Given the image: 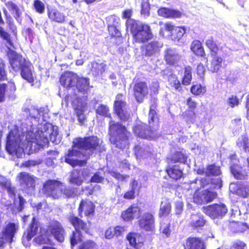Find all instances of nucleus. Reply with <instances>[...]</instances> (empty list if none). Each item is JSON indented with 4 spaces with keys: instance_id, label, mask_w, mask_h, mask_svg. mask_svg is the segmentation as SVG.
I'll list each match as a JSON object with an SVG mask.
<instances>
[{
    "instance_id": "obj_1",
    "label": "nucleus",
    "mask_w": 249,
    "mask_h": 249,
    "mask_svg": "<svg viewBox=\"0 0 249 249\" xmlns=\"http://www.w3.org/2000/svg\"><path fill=\"white\" fill-rule=\"evenodd\" d=\"M222 175L220 166L213 163L206 165L205 177L200 178L197 187L193 195L194 202L198 205L207 203L213 201L217 196V194L213 190L220 189L223 181L220 176Z\"/></svg>"
},
{
    "instance_id": "obj_2",
    "label": "nucleus",
    "mask_w": 249,
    "mask_h": 249,
    "mask_svg": "<svg viewBox=\"0 0 249 249\" xmlns=\"http://www.w3.org/2000/svg\"><path fill=\"white\" fill-rule=\"evenodd\" d=\"M132 9H126L122 12V18L126 19V30H129L133 43L143 44L153 38L152 29L148 24L132 18Z\"/></svg>"
},
{
    "instance_id": "obj_3",
    "label": "nucleus",
    "mask_w": 249,
    "mask_h": 249,
    "mask_svg": "<svg viewBox=\"0 0 249 249\" xmlns=\"http://www.w3.org/2000/svg\"><path fill=\"white\" fill-rule=\"evenodd\" d=\"M157 107V99H154L149 110L148 127L144 123H140L134 125L133 131L136 136L149 141L158 137L157 131L160 127V122L159 116L156 110Z\"/></svg>"
},
{
    "instance_id": "obj_4",
    "label": "nucleus",
    "mask_w": 249,
    "mask_h": 249,
    "mask_svg": "<svg viewBox=\"0 0 249 249\" xmlns=\"http://www.w3.org/2000/svg\"><path fill=\"white\" fill-rule=\"evenodd\" d=\"M43 193L53 199H70L78 197L80 195L78 188L67 185L57 179H49L42 186Z\"/></svg>"
},
{
    "instance_id": "obj_5",
    "label": "nucleus",
    "mask_w": 249,
    "mask_h": 249,
    "mask_svg": "<svg viewBox=\"0 0 249 249\" xmlns=\"http://www.w3.org/2000/svg\"><path fill=\"white\" fill-rule=\"evenodd\" d=\"M109 140L116 147L124 149L129 145V140L131 136L125 126L121 123L112 121L109 126Z\"/></svg>"
},
{
    "instance_id": "obj_6",
    "label": "nucleus",
    "mask_w": 249,
    "mask_h": 249,
    "mask_svg": "<svg viewBox=\"0 0 249 249\" xmlns=\"http://www.w3.org/2000/svg\"><path fill=\"white\" fill-rule=\"evenodd\" d=\"M101 144L100 139L97 136L91 135L76 138L73 142L72 147L93 152L101 149Z\"/></svg>"
},
{
    "instance_id": "obj_7",
    "label": "nucleus",
    "mask_w": 249,
    "mask_h": 249,
    "mask_svg": "<svg viewBox=\"0 0 249 249\" xmlns=\"http://www.w3.org/2000/svg\"><path fill=\"white\" fill-rule=\"evenodd\" d=\"M113 112L122 122L127 121L130 118V114L125 101V95L118 93L115 96L113 104Z\"/></svg>"
},
{
    "instance_id": "obj_8",
    "label": "nucleus",
    "mask_w": 249,
    "mask_h": 249,
    "mask_svg": "<svg viewBox=\"0 0 249 249\" xmlns=\"http://www.w3.org/2000/svg\"><path fill=\"white\" fill-rule=\"evenodd\" d=\"M132 90L133 96L138 103H142L149 95V85L147 82L139 78L134 80Z\"/></svg>"
},
{
    "instance_id": "obj_9",
    "label": "nucleus",
    "mask_w": 249,
    "mask_h": 249,
    "mask_svg": "<svg viewBox=\"0 0 249 249\" xmlns=\"http://www.w3.org/2000/svg\"><path fill=\"white\" fill-rule=\"evenodd\" d=\"M7 56L11 69H10V71L18 72L29 63L21 54L11 49H9L7 52Z\"/></svg>"
},
{
    "instance_id": "obj_10",
    "label": "nucleus",
    "mask_w": 249,
    "mask_h": 249,
    "mask_svg": "<svg viewBox=\"0 0 249 249\" xmlns=\"http://www.w3.org/2000/svg\"><path fill=\"white\" fill-rule=\"evenodd\" d=\"M137 224L142 230L154 232L155 230V217L154 213L148 211L140 214L138 218Z\"/></svg>"
},
{
    "instance_id": "obj_11",
    "label": "nucleus",
    "mask_w": 249,
    "mask_h": 249,
    "mask_svg": "<svg viewBox=\"0 0 249 249\" xmlns=\"http://www.w3.org/2000/svg\"><path fill=\"white\" fill-rule=\"evenodd\" d=\"M203 212L213 219L223 216L228 212L224 204H213L203 207Z\"/></svg>"
},
{
    "instance_id": "obj_12",
    "label": "nucleus",
    "mask_w": 249,
    "mask_h": 249,
    "mask_svg": "<svg viewBox=\"0 0 249 249\" xmlns=\"http://www.w3.org/2000/svg\"><path fill=\"white\" fill-rule=\"evenodd\" d=\"M68 220L71 224L73 227L74 230L80 231L81 232L82 231H83L86 233H89V225L86 221L74 213H70L68 217Z\"/></svg>"
},
{
    "instance_id": "obj_13",
    "label": "nucleus",
    "mask_w": 249,
    "mask_h": 249,
    "mask_svg": "<svg viewBox=\"0 0 249 249\" xmlns=\"http://www.w3.org/2000/svg\"><path fill=\"white\" fill-rule=\"evenodd\" d=\"M18 228L14 222H8L3 230L0 234V241L11 243L13 241V238L18 231Z\"/></svg>"
},
{
    "instance_id": "obj_14",
    "label": "nucleus",
    "mask_w": 249,
    "mask_h": 249,
    "mask_svg": "<svg viewBox=\"0 0 249 249\" xmlns=\"http://www.w3.org/2000/svg\"><path fill=\"white\" fill-rule=\"evenodd\" d=\"M162 47V44L158 41L153 40L141 46V53L145 57H150L159 53Z\"/></svg>"
},
{
    "instance_id": "obj_15",
    "label": "nucleus",
    "mask_w": 249,
    "mask_h": 249,
    "mask_svg": "<svg viewBox=\"0 0 249 249\" xmlns=\"http://www.w3.org/2000/svg\"><path fill=\"white\" fill-rule=\"evenodd\" d=\"M20 147V141L18 137L11 131L6 137L5 148L10 155L16 154Z\"/></svg>"
},
{
    "instance_id": "obj_16",
    "label": "nucleus",
    "mask_w": 249,
    "mask_h": 249,
    "mask_svg": "<svg viewBox=\"0 0 249 249\" xmlns=\"http://www.w3.org/2000/svg\"><path fill=\"white\" fill-rule=\"evenodd\" d=\"M78 79L77 74L72 71H65L61 75L59 82L63 87L71 88L74 87Z\"/></svg>"
},
{
    "instance_id": "obj_17",
    "label": "nucleus",
    "mask_w": 249,
    "mask_h": 249,
    "mask_svg": "<svg viewBox=\"0 0 249 249\" xmlns=\"http://www.w3.org/2000/svg\"><path fill=\"white\" fill-rule=\"evenodd\" d=\"M95 205L93 202L87 199H82L79 204L78 212L79 215L83 213L87 217L93 216L95 213Z\"/></svg>"
},
{
    "instance_id": "obj_18",
    "label": "nucleus",
    "mask_w": 249,
    "mask_h": 249,
    "mask_svg": "<svg viewBox=\"0 0 249 249\" xmlns=\"http://www.w3.org/2000/svg\"><path fill=\"white\" fill-rule=\"evenodd\" d=\"M48 229L58 242L62 243L64 241L65 231L59 222L53 221L49 225Z\"/></svg>"
},
{
    "instance_id": "obj_19",
    "label": "nucleus",
    "mask_w": 249,
    "mask_h": 249,
    "mask_svg": "<svg viewBox=\"0 0 249 249\" xmlns=\"http://www.w3.org/2000/svg\"><path fill=\"white\" fill-rule=\"evenodd\" d=\"M183 246L184 249H206L204 240L200 237L193 236L186 239Z\"/></svg>"
},
{
    "instance_id": "obj_20",
    "label": "nucleus",
    "mask_w": 249,
    "mask_h": 249,
    "mask_svg": "<svg viewBox=\"0 0 249 249\" xmlns=\"http://www.w3.org/2000/svg\"><path fill=\"white\" fill-rule=\"evenodd\" d=\"M229 231L233 234H239L244 232L249 229L245 222L235 221H230L227 225Z\"/></svg>"
},
{
    "instance_id": "obj_21",
    "label": "nucleus",
    "mask_w": 249,
    "mask_h": 249,
    "mask_svg": "<svg viewBox=\"0 0 249 249\" xmlns=\"http://www.w3.org/2000/svg\"><path fill=\"white\" fill-rule=\"evenodd\" d=\"M47 16L51 22L63 23L66 21V16L57 8H48Z\"/></svg>"
},
{
    "instance_id": "obj_22",
    "label": "nucleus",
    "mask_w": 249,
    "mask_h": 249,
    "mask_svg": "<svg viewBox=\"0 0 249 249\" xmlns=\"http://www.w3.org/2000/svg\"><path fill=\"white\" fill-rule=\"evenodd\" d=\"M157 13L159 16L166 18H180L182 15V13L178 10L164 7L160 8Z\"/></svg>"
},
{
    "instance_id": "obj_23",
    "label": "nucleus",
    "mask_w": 249,
    "mask_h": 249,
    "mask_svg": "<svg viewBox=\"0 0 249 249\" xmlns=\"http://www.w3.org/2000/svg\"><path fill=\"white\" fill-rule=\"evenodd\" d=\"M78 153L77 150L73 149L68 151V153L65 155V161L73 167L76 166H83L86 164V160H78L71 159V157L76 156Z\"/></svg>"
},
{
    "instance_id": "obj_24",
    "label": "nucleus",
    "mask_w": 249,
    "mask_h": 249,
    "mask_svg": "<svg viewBox=\"0 0 249 249\" xmlns=\"http://www.w3.org/2000/svg\"><path fill=\"white\" fill-rule=\"evenodd\" d=\"M137 212H140V208L136 204H132L122 212L121 217L125 221H131L134 219Z\"/></svg>"
},
{
    "instance_id": "obj_25",
    "label": "nucleus",
    "mask_w": 249,
    "mask_h": 249,
    "mask_svg": "<svg viewBox=\"0 0 249 249\" xmlns=\"http://www.w3.org/2000/svg\"><path fill=\"white\" fill-rule=\"evenodd\" d=\"M206 220L204 217L200 214H192L190 217V221L189 223L190 227L194 230L201 229L206 224Z\"/></svg>"
},
{
    "instance_id": "obj_26",
    "label": "nucleus",
    "mask_w": 249,
    "mask_h": 249,
    "mask_svg": "<svg viewBox=\"0 0 249 249\" xmlns=\"http://www.w3.org/2000/svg\"><path fill=\"white\" fill-rule=\"evenodd\" d=\"M17 179L21 185H24L27 189L35 187V180L29 173L20 172L17 175Z\"/></svg>"
},
{
    "instance_id": "obj_27",
    "label": "nucleus",
    "mask_w": 249,
    "mask_h": 249,
    "mask_svg": "<svg viewBox=\"0 0 249 249\" xmlns=\"http://www.w3.org/2000/svg\"><path fill=\"white\" fill-rule=\"evenodd\" d=\"M190 50L196 56L205 58L206 61H208V59L206 57L205 51L199 40L195 39L191 42Z\"/></svg>"
},
{
    "instance_id": "obj_28",
    "label": "nucleus",
    "mask_w": 249,
    "mask_h": 249,
    "mask_svg": "<svg viewBox=\"0 0 249 249\" xmlns=\"http://www.w3.org/2000/svg\"><path fill=\"white\" fill-rule=\"evenodd\" d=\"M165 172L171 178L176 181L180 179L183 176L182 170L178 165H168Z\"/></svg>"
},
{
    "instance_id": "obj_29",
    "label": "nucleus",
    "mask_w": 249,
    "mask_h": 249,
    "mask_svg": "<svg viewBox=\"0 0 249 249\" xmlns=\"http://www.w3.org/2000/svg\"><path fill=\"white\" fill-rule=\"evenodd\" d=\"M164 59L168 65L175 66L179 60V55L172 49H168L165 51Z\"/></svg>"
},
{
    "instance_id": "obj_30",
    "label": "nucleus",
    "mask_w": 249,
    "mask_h": 249,
    "mask_svg": "<svg viewBox=\"0 0 249 249\" xmlns=\"http://www.w3.org/2000/svg\"><path fill=\"white\" fill-rule=\"evenodd\" d=\"M210 56L212 59L210 62L209 70L213 73L217 72L222 67L224 59L222 57L218 56V54Z\"/></svg>"
},
{
    "instance_id": "obj_31",
    "label": "nucleus",
    "mask_w": 249,
    "mask_h": 249,
    "mask_svg": "<svg viewBox=\"0 0 249 249\" xmlns=\"http://www.w3.org/2000/svg\"><path fill=\"white\" fill-rule=\"evenodd\" d=\"M38 228V222L36 218L35 217H33L32 219L31 223L29 225L27 233H24L25 237L28 241L31 240L33 237L37 234Z\"/></svg>"
},
{
    "instance_id": "obj_32",
    "label": "nucleus",
    "mask_w": 249,
    "mask_h": 249,
    "mask_svg": "<svg viewBox=\"0 0 249 249\" xmlns=\"http://www.w3.org/2000/svg\"><path fill=\"white\" fill-rule=\"evenodd\" d=\"M8 89L10 94H13L16 91V87L14 82H8L7 84L0 83V103L5 101V93Z\"/></svg>"
},
{
    "instance_id": "obj_33",
    "label": "nucleus",
    "mask_w": 249,
    "mask_h": 249,
    "mask_svg": "<svg viewBox=\"0 0 249 249\" xmlns=\"http://www.w3.org/2000/svg\"><path fill=\"white\" fill-rule=\"evenodd\" d=\"M134 154L137 159H140L143 157H148L152 155L149 145L142 147L140 144L135 145L133 148Z\"/></svg>"
},
{
    "instance_id": "obj_34",
    "label": "nucleus",
    "mask_w": 249,
    "mask_h": 249,
    "mask_svg": "<svg viewBox=\"0 0 249 249\" xmlns=\"http://www.w3.org/2000/svg\"><path fill=\"white\" fill-rule=\"evenodd\" d=\"M21 77L28 83L34 85V77L33 76V71L29 65V62L26 64L20 71Z\"/></svg>"
},
{
    "instance_id": "obj_35",
    "label": "nucleus",
    "mask_w": 249,
    "mask_h": 249,
    "mask_svg": "<svg viewBox=\"0 0 249 249\" xmlns=\"http://www.w3.org/2000/svg\"><path fill=\"white\" fill-rule=\"evenodd\" d=\"M124 231V228L122 226L110 227L106 231L105 236L107 239H111L114 236L118 237L121 235Z\"/></svg>"
},
{
    "instance_id": "obj_36",
    "label": "nucleus",
    "mask_w": 249,
    "mask_h": 249,
    "mask_svg": "<svg viewBox=\"0 0 249 249\" xmlns=\"http://www.w3.org/2000/svg\"><path fill=\"white\" fill-rule=\"evenodd\" d=\"M216 40L213 36H210L206 39L205 45L209 50L210 55L218 54V52L222 48H219Z\"/></svg>"
},
{
    "instance_id": "obj_37",
    "label": "nucleus",
    "mask_w": 249,
    "mask_h": 249,
    "mask_svg": "<svg viewBox=\"0 0 249 249\" xmlns=\"http://www.w3.org/2000/svg\"><path fill=\"white\" fill-rule=\"evenodd\" d=\"M91 65L90 71L95 76L102 75L107 68V65L105 63H99L95 61L92 62Z\"/></svg>"
},
{
    "instance_id": "obj_38",
    "label": "nucleus",
    "mask_w": 249,
    "mask_h": 249,
    "mask_svg": "<svg viewBox=\"0 0 249 249\" xmlns=\"http://www.w3.org/2000/svg\"><path fill=\"white\" fill-rule=\"evenodd\" d=\"M82 171L80 169H76L73 170L71 174L69 179V182L71 184H74L77 186H81L84 182V180L81 177Z\"/></svg>"
},
{
    "instance_id": "obj_39",
    "label": "nucleus",
    "mask_w": 249,
    "mask_h": 249,
    "mask_svg": "<svg viewBox=\"0 0 249 249\" xmlns=\"http://www.w3.org/2000/svg\"><path fill=\"white\" fill-rule=\"evenodd\" d=\"M168 82L169 86L175 90L179 92L182 91V84L176 74H170L168 77Z\"/></svg>"
},
{
    "instance_id": "obj_40",
    "label": "nucleus",
    "mask_w": 249,
    "mask_h": 249,
    "mask_svg": "<svg viewBox=\"0 0 249 249\" xmlns=\"http://www.w3.org/2000/svg\"><path fill=\"white\" fill-rule=\"evenodd\" d=\"M138 186L137 180L133 179L130 182V189L126 191L123 195V198L127 200H133L136 197V191Z\"/></svg>"
},
{
    "instance_id": "obj_41",
    "label": "nucleus",
    "mask_w": 249,
    "mask_h": 249,
    "mask_svg": "<svg viewBox=\"0 0 249 249\" xmlns=\"http://www.w3.org/2000/svg\"><path fill=\"white\" fill-rule=\"evenodd\" d=\"M82 240L83 235L81 231L75 230L72 231L69 236L71 248H72L78 243H81Z\"/></svg>"
},
{
    "instance_id": "obj_42",
    "label": "nucleus",
    "mask_w": 249,
    "mask_h": 249,
    "mask_svg": "<svg viewBox=\"0 0 249 249\" xmlns=\"http://www.w3.org/2000/svg\"><path fill=\"white\" fill-rule=\"evenodd\" d=\"M186 28L184 26H177L171 32V37L175 41H179L186 33Z\"/></svg>"
},
{
    "instance_id": "obj_43",
    "label": "nucleus",
    "mask_w": 249,
    "mask_h": 249,
    "mask_svg": "<svg viewBox=\"0 0 249 249\" xmlns=\"http://www.w3.org/2000/svg\"><path fill=\"white\" fill-rule=\"evenodd\" d=\"M187 156L182 152L176 151L173 154V155L169 159L168 163H185L187 161Z\"/></svg>"
},
{
    "instance_id": "obj_44",
    "label": "nucleus",
    "mask_w": 249,
    "mask_h": 249,
    "mask_svg": "<svg viewBox=\"0 0 249 249\" xmlns=\"http://www.w3.org/2000/svg\"><path fill=\"white\" fill-rule=\"evenodd\" d=\"M184 75L181 79L183 85L188 86L191 84L192 80V69L190 66H186L184 68Z\"/></svg>"
},
{
    "instance_id": "obj_45",
    "label": "nucleus",
    "mask_w": 249,
    "mask_h": 249,
    "mask_svg": "<svg viewBox=\"0 0 249 249\" xmlns=\"http://www.w3.org/2000/svg\"><path fill=\"white\" fill-rule=\"evenodd\" d=\"M78 80L74 87H76L79 92L86 90L89 86V79L85 77H80L78 76Z\"/></svg>"
},
{
    "instance_id": "obj_46",
    "label": "nucleus",
    "mask_w": 249,
    "mask_h": 249,
    "mask_svg": "<svg viewBox=\"0 0 249 249\" xmlns=\"http://www.w3.org/2000/svg\"><path fill=\"white\" fill-rule=\"evenodd\" d=\"M36 242L39 244H48L52 245V241L50 238V234L48 231L43 234H41L35 239Z\"/></svg>"
},
{
    "instance_id": "obj_47",
    "label": "nucleus",
    "mask_w": 249,
    "mask_h": 249,
    "mask_svg": "<svg viewBox=\"0 0 249 249\" xmlns=\"http://www.w3.org/2000/svg\"><path fill=\"white\" fill-rule=\"evenodd\" d=\"M171 204L170 202L165 201L162 202L160 206L159 215L160 217L168 215L171 211Z\"/></svg>"
},
{
    "instance_id": "obj_48",
    "label": "nucleus",
    "mask_w": 249,
    "mask_h": 249,
    "mask_svg": "<svg viewBox=\"0 0 249 249\" xmlns=\"http://www.w3.org/2000/svg\"><path fill=\"white\" fill-rule=\"evenodd\" d=\"M74 110L80 125H84L87 120V117L84 113V109L82 107H76L74 108Z\"/></svg>"
},
{
    "instance_id": "obj_49",
    "label": "nucleus",
    "mask_w": 249,
    "mask_h": 249,
    "mask_svg": "<svg viewBox=\"0 0 249 249\" xmlns=\"http://www.w3.org/2000/svg\"><path fill=\"white\" fill-rule=\"evenodd\" d=\"M190 91L193 94L198 96L204 94L206 91V88L200 84H196L191 86Z\"/></svg>"
},
{
    "instance_id": "obj_50",
    "label": "nucleus",
    "mask_w": 249,
    "mask_h": 249,
    "mask_svg": "<svg viewBox=\"0 0 249 249\" xmlns=\"http://www.w3.org/2000/svg\"><path fill=\"white\" fill-rule=\"evenodd\" d=\"M96 113L100 116L110 118L109 108L106 105L101 104L97 107L95 110Z\"/></svg>"
},
{
    "instance_id": "obj_51",
    "label": "nucleus",
    "mask_w": 249,
    "mask_h": 249,
    "mask_svg": "<svg viewBox=\"0 0 249 249\" xmlns=\"http://www.w3.org/2000/svg\"><path fill=\"white\" fill-rule=\"evenodd\" d=\"M100 189L101 187L99 185L95 184L93 185L92 184H90L84 187H82L81 191L85 192V195L87 196H89L93 195L94 194L95 191L100 190Z\"/></svg>"
},
{
    "instance_id": "obj_52",
    "label": "nucleus",
    "mask_w": 249,
    "mask_h": 249,
    "mask_svg": "<svg viewBox=\"0 0 249 249\" xmlns=\"http://www.w3.org/2000/svg\"><path fill=\"white\" fill-rule=\"evenodd\" d=\"M18 198L19 202L18 206H16L15 200L14 201V206L11 209V211L13 213L20 212L24 208V204L26 203L24 198L21 195H18Z\"/></svg>"
},
{
    "instance_id": "obj_53",
    "label": "nucleus",
    "mask_w": 249,
    "mask_h": 249,
    "mask_svg": "<svg viewBox=\"0 0 249 249\" xmlns=\"http://www.w3.org/2000/svg\"><path fill=\"white\" fill-rule=\"evenodd\" d=\"M77 249H98V246L94 241L88 240L81 244Z\"/></svg>"
},
{
    "instance_id": "obj_54",
    "label": "nucleus",
    "mask_w": 249,
    "mask_h": 249,
    "mask_svg": "<svg viewBox=\"0 0 249 249\" xmlns=\"http://www.w3.org/2000/svg\"><path fill=\"white\" fill-rule=\"evenodd\" d=\"M107 28L108 33L111 37L117 38L122 37L121 32L115 25L113 24L108 25Z\"/></svg>"
},
{
    "instance_id": "obj_55",
    "label": "nucleus",
    "mask_w": 249,
    "mask_h": 249,
    "mask_svg": "<svg viewBox=\"0 0 249 249\" xmlns=\"http://www.w3.org/2000/svg\"><path fill=\"white\" fill-rule=\"evenodd\" d=\"M36 144L40 147H43L46 145H48L49 140L46 136H45L43 133L39 134L36 136Z\"/></svg>"
},
{
    "instance_id": "obj_56",
    "label": "nucleus",
    "mask_w": 249,
    "mask_h": 249,
    "mask_svg": "<svg viewBox=\"0 0 249 249\" xmlns=\"http://www.w3.org/2000/svg\"><path fill=\"white\" fill-rule=\"evenodd\" d=\"M231 172L236 179H242L243 175L241 171V167L236 164H233L230 167Z\"/></svg>"
},
{
    "instance_id": "obj_57",
    "label": "nucleus",
    "mask_w": 249,
    "mask_h": 249,
    "mask_svg": "<svg viewBox=\"0 0 249 249\" xmlns=\"http://www.w3.org/2000/svg\"><path fill=\"white\" fill-rule=\"evenodd\" d=\"M237 194L243 198L249 196V183L242 185L236 190Z\"/></svg>"
},
{
    "instance_id": "obj_58",
    "label": "nucleus",
    "mask_w": 249,
    "mask_h": 249,
    "mask_svg": "<svg viewBox=\"0 0 249 249\" xmlns=\"http://www.w3.org/2000/svg\"><path fill=\"white\" fill-rule=\"evenodd\" d=\"M160 90V83L158 81L152 82L151 85L149 86V91L151 96L156 95L159 94Z\"/></svg>"
},
{
    "instance_id": "obj_59",
    "label": "nucleus",
    "mask_w": 249,
    "mask_h": 249,
    "mask_svg": "<svg viewBox=\"0 0 249 249\" xmlns=\"http://www.w3.org/2000/svg\"><path fill=\"white\" fill-rule=\"evenodd\" d=\"M33 5L37 13L42 14L45 12V5L40 0H34Z\"/></svg>"
},
{
    "instance_id": "obj_60",
    "label": "nucleus",
    "mask_w": 249,
    "mask_h": 249,
    "mask_svg": "<svg viewBox=\"0 0 249 249\" xmlns=\"http://www.w3.org/2000/svg\"><path fill=\"white\" fill-rule=\"evenodd\" d=\"M141 14L144 17H148L150 15V4L148 1L143 0L141 6Z\"/></svg>"
},
{
    "instance_id": "obj_61",
    "label": "nucleus",
    "mask_w": 249,
    "mask_h": 249,
    "mask_svg": "<svg viewBox=\"0 0 249 249\" xmlns=\"http://www.w3.org/2000/svg\"><path fill=\"white\" fill-rule=\"evenodd\" d=\"M186 105L188 106V110L192 112L193 117L196 116L195 112V109L197 107V103L192 97H188L186 100Z\"/></svg>"
},
{
    "instance_id": "obj_62",
    "label": "nucleus",
    "mask_w": 249,
    "mask_h": 249,
    "mask_svg": "<svg viewBox=\"0 0 249 249\" xmlns=\"http://www.w3.org/2000/svg\"><path fill=\"white\" fill-rule=\"evenodd\" d=\"M0 36L2 39L6 40L11 47H14L10 35L5 31L2 27H0Z\"/></svg>"
},
{
    "instance_id": "obj_63",
    "label": "nucleus",
    "mask_w": 249,
    "mask_h": 249,
    "mask_svg": "<svg viewBox=\"0 0 249 249\" xmlns=\"http://www.w3.org/2000/svg\"><path fill=\"white\" fill-rule=\"evenodd\" d=\"M7 79L4 61L0 58V81Z\"/></svg>"
},
{
    "instance_id": "obj_64",
    "label": "nucleus",
    "mask_w": 249,
    "mask_h": 249,
    "mask_svg": "<svg viewBox=\"0 0 249 249\" xmlns=\"http://www.w3.org/2000/svg\"><path fill=\"white\" fill-rule=\"evenodd\" d=\"M246 244L240 240H237L234 242L231 246L232 249H246Z\"/></svg>"
}]
</instances>
